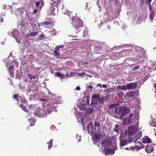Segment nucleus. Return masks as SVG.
<instances>
[{
  "label": "nucleus",
  "mask_w": 156,
  "mask_h": 156,
  "mask_svg": "<svg viewBox=\"0 0 156 156\" xmlns=\"http://www.w3.org/2000/svg\"><path fill=\"white\" fill-rule=\"evenodd\" d=\"M129 49L123 51L122 52L126 54V56L131 54L132 53L133 54L136 55H139L141 53L140 52L143 50L142 48L136 46H129Z\"/></svg>",
  "instance_id": "1"
},
{
  "label": "nucleus",
  "mask_w": 156,
  "mask_h": 156,
  "mask_svg": "<svg viewBox=\"0 0 156 156\" xmlns=\"http://www.w3.org/2000/svg\"><path fill=\"white\" fill-rule=\"evenodd\" d=\"M130 112V109L125 107H120L119 108H116L115 109L114 114L115 115H118L119 116V119H122L124 115Z\"/></svg>",
  "instance_id": "2"
},
{
  "label": "nucleus",
  "mask_w": 156,
  "mask_h": 156,
  "mask_svg": "<svg viewBox=\"0 0 156 156\" xmlns=\"http://www.w3.org/2000/svg\"><path fill=\"white\" fill-rule=\"evenodd\" d=\"M60 98L59 97H57L55 98L54 100V101L53 102V105H48L47 109L46 112V114H48L50 113L52 111H54L55 108L56 107V106H55V104H60L62 103V101L60 100Z\"/></svg>",
  "instance_id": "3"
},
{
  "label": "nucleus",
  "mask_w": 156,
  "mask_h": 156,
  "mask_svg": "<svg viewBox=\"0 0 156 156\" xmlns=\"http://www.w3.org/2000/svg\"><path fill=\"white\" fill-rule=\"evenodd\" d=\"M72 20H73V24L76 30L83 26L82 21L80 19L74 16Z\"/></svg>",
  "instance_id": "4"
},
{
  "label": "nucleus",
  "mask_w": 156,
  "mask_h": 156,
  "mask_svg": "<svg viewBox=\"0 0 156 156\" xmlns=\"http://www.w3.org/2000/svg\"><path fill=\"white\" fill-rule=\"evenodd\" d=\"M8 34L14 37L19 43L21 42L19 33L16 29H14L11 32H8Z\"/></svg>",
  "instance_id": "5"
},
{
  "label": "nucleus",
  "mask_w": 156,
  "mask_h": 156,
  "mask_svg": "<svg viewBox=\"0 0 156 156\" xmlns=\"http://www.w3.org/2000/svg\"><path fill=\"white\" fill-rule=\"evenodd\" d=\"M6 64H5L6 66L8 67L10 65H12L11 66H12L14 65V63H15V64L17 65H18V63L16 61H15L12 56H9L8 57V59L7 61H6Z\"/></svg>",
  "instance_id": "6"
},
{
  "label": "nucleus",
  "mask_w": 156,
  "mask_h": 156,
  "mask_svg": "<svg viewBox=\"0 0 156 156\" xmlns=\"http://www.w3.org/2000/svg\"><path fill=\"white\" fill-rule=\"evenodd\" d=\"M136 141L135 140H134L133 139V138L130 137L128 138V140L127 142L125 140H120V145L121 148H122V147L127 145L128 143H130L133 142H136Z\"/></svg>",
  "instance_id": "7"
},
{
  "label": "nucleus",
  "mask_w": 156,
  "mask_h": 156,
  "mask_svg": "<svg viewBox=\"0 0 156 156\" xmlns=\"http://www.w3.org/2000/svg\"><path fill=\"white\" fill-rule=\"evenodd\" d=\"M34 5V6H35V8L38 9H41L44 5V2L43 0H39L35 1Z\"/></svg>",
  "instance_id": "8"
},
{
  "label": "nucleus",
  "mask_w": 156,
  "mask_h": 156,
  "mask_svg": "<svg viewBox=\"0 0 156 156\" xmlns=\"http://www.w3.org/2000/svg\"><path fill=\"white\" fill-rule=\"evenodd\" d=\"M137 130L136 127L134 126H131L128 128V133L129 136H131L135 133Z\"/></svg>",
  "instance_id": "9"
},
{
  "label": "nucleus",
  "mask_w": 156,
  "mask_h": 156,
  "mask_svg": "<svg viewBox=\"0 0 156 156\" xmlns=\"http://www.w3.org/2000/svg\"><path fill=\"white\" fill-rule=\"evenodd\" d=\"M99 98V96L98 94H94L93 95L92 97V100L93 101L90 104L91 106H92L93 105H95L96 102L95 101H98V99Z\"/></svg>",
  "instance_id": "10"
},
{
  "label": "nucleus",
  "mask_w": 156,
  "mask_h": 156,
  "mask_svg": "<svg viewBox=\"0 0 156 156\" xmlns=\"http://www.w3.org/2000/svg\"><path fill=\"white\" fill-rule=\"evenodd\" d=\"M155 144H151L150 145L149 144L145 146V151L148 152L149 151L152 152L154 151V146Z\"/></svg>",
  "instance_id": "11"
},
{
  "label": "nucleus",
  "mask_w": 156,
  "mask_h": 156,
  "mask_svg": "<svg viewBox=\"0 0 156 156\" xmlns=\"http://www.w3.org/2000/svg\"><path fill=\"white\" fill-rule=\"evenodd\" d=\"M144 147V146H135L134 147H126L125 148L126 150H140L142 148Z\"/></svg>",
  "instance_id": "12"
},
{
  "label": "nucleus",
  "mask_w": 156,
  "mask_h": 156,
  "mask_svg": "<svg viewBox=\"0 0 156 156\" xmlns=\"http://www.w3.org/2000/svg\"><path fill=\"white\" fill-rule=\"evenodd\" d=\"M127 90H129L131 89H133L135 88L137 86L136 83H130L126 84Z\"/></svg>",
  "instance_id": "13"
},
{
  "label": "nucleus",
  "mask_w": 156,
  "mask_h": 156,
  "mask_svg": "<svg viewBox=\"0 0 156 156\" xmlns=\"http://www.w3.org/2000/svg\"><path fill=\"white\" fill-rule=\"evenodd\" d=\"M111 144L109 141L107 139L104 140L102 141V145L105 147H108Z\"/></svg>",
  "instance_id": "14"
},
{
  "label": "nucleus",
  "mask_w": 156,
  "mask_h": 156,
  "mask_svg": "<svg viewBox=\"0 0 156 156\" xmlns=\"http://www.w3.org/2000/svg\"><path fill=\"white\" fill-rule=\"evenodd\" d=\"M103 151L105 152V153L106 155H107V154H112L115 153L114 150L111 149H104Z\"/></svg>",
  "instance_id": "15"
},
{
  "label": "nucleus",
  "mask_w": 156,
  "mask_h": 156,
  "mask_svg": "<svg viewBox=\"0 0 156 156\" xmlns=\"http://www.w3.org/2000/svg\"><path fill=\"white\" fill-rule=\"evenodd\" d=\"M142 141L144 144L149 143L151 142V139L148 136H145L142 138Z\"/></svg>",
  "instance_id": "16"
},
{
  "label": "nucleus",
  "mask_w": 156,
  "mask_h": 156,
  "mask_svg": "<svg viewBox=\"0 0 156 156\" xmlns=\"http://www.w3.org/2000/svg\"><path fill=\"white\" fill-rule=\"evenodd\" d=\"M93 125L90 124H88L87 126L88 133H91V135L92 134L93 131Z\"/></svg>",
  "instance_id": "17"
},
{
  "label": "nucleus",
  "mask_w": 156,
  "mask_h": 156,
  "mask_svg": "<svg viewBox=\"0 0 156 156\" xmlns=\"http://www.w3.org/2000/svg\"><path fill=\"white\" fill-rule=\"evenodd\" d=\"M155 14V10H151V11L150 12L149 17L151 21H152L154 20Z\"/></svg>",
  "instance_id": "18"
},
{
  "label": "nucleus",
  "mask_w": 156,
  "mask_h": 156,
  "mask_svg": "<svg viewBox=\"0 0 156 156\" xmlns=\"http://www.w3.org/2000/svg\"><path fill=\"white\" fill-rule=\"evenodd\" d=\"M94 109L93 108H87L86 110V114L87 115H89L94 112Z\"/></svg>",
  "instance_id": "19"
},
{
  "label": "nucleus",
  "mask_w": 156,
  "mask_h": 156,
  "mask_svg": "<svg viewBox=\"0 0 156 156\" xmlns=\"http://www.w3.org/2000/svg\"><path fill=\"white\" fill-rule=\"evenodd\" d=\"M134 95V93L133 92H129L125 95V97L126 98H130L133 97Z\"/></svg>",
  "instance_id": "20"
},
{
  "label": "nucleus",
  "mask_w": 156,
  "mask_h": 156,
  "mask_svg": "<svg viewBox=\"0 0 156 156\" xmlns=\"http://www.w3.org/2000/svg\"><path fill=\"white\" fill-rule=\"evenodd\" d=\"M107 99V96H105L104 97H100L99 96V98L98 99V101L99 103H102V102L106 101Z\"/></svg>",
  "instance_id": "21"
},
{
  "label": "nucleus",
  "mask_w": 156,
  "mask_h": 156,
  "mask_svg": "<svg viewBox=\"0 0 156 156\" xmlns=\"http://www.w3.org/2000/svg\"><path fill=\"white\" fill-rule=\"evenodd\" d=\"M117 88L118 89L123 90H127L126 85L122 86L118 85L117 86Z\"/></svg>",
  "instance_id": "22"
},
{
  "label": "nucleus",
  "mask_w": 156,
  "mask_h": 156,
  "mask_svg": "<svg viewBox=\"0 0 156 156\" xmlns=\"http://www.w3.org/2000/svg\"><path fill=\"white\" fill-rule=\"evenodd\" d=\"M55 75L57 77L62 79H63L64 78H65L66 76L64 74L60 73L58 72H56Z\"/></svg>",
  "instance_id": "23"
},
{
  "label": "nucleus",
  "mask_w": 156,
  "mask_h": 156,
  "mask_svg": "<svg viewBox=\"0 0 156 156\" xmlns=\"http://www.w3.org/2000/svg\"><path fill=\"white\" fill-rule=\"evenodd\" d=\"M80 109L82 110H84L86 108V105L83 103H80L79 105Z\"/></svg>",
  "instance_id": "24"
},
{
  "label": "nucleus",
  "mask_w": 156,
  "mask_h": 156,
  "mask_svg": "<svg viewBox=\"0 0 156 156\" xmlns=\"http://www.w3.org/2000/svg\"><path fill=\"white\" fill-rule=\"evenodd\" d=\"M101 135L100 134L96 133L94 134L92 137H94V138L97 139V140H99L101 137Z\"/></svg>",
  "instance_id": "25"
},
{
  "label": "nucleus",
  "mask_w": 156,
  "mask_h": 156,
  "mask_svg": "<svg viewBox=\"0 0 156 156\" xmlns=\"http://www.w3.org/2000/svg\"><path fill=\"white\" fill-rule=\"evenodd\" d=\"M13 67L12 66H10L8 68L9 69V71L10 76H12L14 75V73L13 72L11 71V70L13 69Z\"/></svg>",
  "instance_id": "26"
},
{
  "label": "nucleus",
  "mask_w": 156,
  "mask_h": 156,
  "mask_svg": "<svg viewBox=\"0 0 156 156\" xmlns=\"http://www.w3.org/2000/svg\"><path fill=\"white\" fill-rule=\"evenodd\" d=\"M52 141L53 139H51L50 141L48 142V149L49 150H50V148L52 147Z\"/></svg>",
  "instance_id": "27"
},
{
  "label": "nucleus",
  "mask_w": 156,
  "mask_h": 156,
  "mask_svg": "<svg viewBox=\"0 0 156 156\" xmlns=\"http://www.w3.org/2000/svg\"><path fill=\"white\" fill-rule=\"evenodd\" d=\"M101 49V47L100 46H96L94 48V51L96 53Z\"/></svg>",
  "instance_id": "28"
},
{
  "label": "nucleus",
  "mask_w": 156,
  "mask_h": 156,
  "mask_svg": "<svg viewBox=\"0 0 156 156\" xmlns=\"http://www.w3.org/2000/svg\"><path fill=\"white\" fill-rule=\"evenodd\" d=\"M64 46L63 45L57 46L55 48V51H59V49L61 48H63Z\"/></svg>",
  "instance_id": "29"
},
{
  "label": "nucleus",
  "mask_w": 156,
  "mask_h": 156,
  "mask_svg": "<svg viewBox=\"0 0 156 156\" xmlns=\"http://www.w3.org/2000/svg\"><path fill=\"white\" fill-rule=\"evenodd\" d=\"M20 107L25 112H27L28 110L25 106L22 104H20Z\"/></svg>",
  "instance_id": "30"
},
{
  "label": "nucleus",
  "mask_w": 156,
  "mask_h": 156,
  "mask_svg": "<svg viewBox=\"0 0 156 156\" xmlns=\"http://www.w3.org/2000/svg\"><path fill=\"white\" fill-rule=\"evenodd\" d=\"M141 133L142 132L140 131L139 133H136V138L138 139L140 138L141 137Z\"/></svg>",
  "instance_id": "31"
},
{
  "label": "nucleus",
  "mask_w": 156,
  "mask_h": 156,
  "mask_svg": "<svg viewBox=\"0 0 156 156\" xmlns=\"http://www.w3.org/2000/svg\"><path fill=\"white\" fill-rule=\"evenodd\" d=\"M114 131H115L116 133H118L119 131V126L117 124L115 125V127L114 129Z\"/></svg>",
  "instance_id": "32"
},
{
  "label": "nucleus",
  "mask_w": 156,
  "mask_h": 156,
  "mask_svg": "<svg viewBox=\"0 0 156 156\" xmlns=\"http://www.w3.org/2000/svg\"><path fill=\"white\" fill-rule=\"evenodd\" d=\"M92 139L93 141V143L95 144H96L97 142H98L99 141V140L97 139H96L95 138H94L93 137H92Z\"/></svg>",
  "instance_id": "33"
},
{
  "label": "nucleus",
  "mask_w": 156,
  "mask_h": 156,
  "mask_svg": "<svg viewBox=\"0 0 156 156\" xmlns=\"http://www.w3.org/2000/svg\"><path fill=\"white\" fill-rule=\"evenodd\" d=\"M28 76L30 78V80L32 79H35V76H33L31 74H28Z\"/></svg>",
  "instance_id": "34"
},
{
  "label": "nucleus",
  "mask_w": 156,
  "mask_h": 156,
  "mask_svg": "<svg viewBox=\"0 0 156 156\" xmlns=\"http://www.w3.org/2000/svg\"><path fill=\"white\" fill-rule=\"evenodd\" d=\"M118 95L119 98H122L124 96V94L123 92H121L118 93Z\"/></svg>",
  "instance_id": "35"
},
{
  "label": "nucleus",
  "mask_w": 156,
  "mask_h": 156,
  "mask_svg": "<svg viewBox=\"0 0 156 156\" xmlns=\"http://www.w3.org/2000/svg\"><path fill=\"white\" fill-rule=\"evenodd\" d=\"M35 9H34L32 12V13L33 14H36L38 11H39L41 9H38L37 8H35Z\"/></svg>",
  "instance_id": "36"
},
{
  "label": "nucleus",
  "mask_w": 156,
  "mask_h": 156,
  "mask_svg": "<svg viewBox=\"0 0 156 156\" xmlns=\"http://www.w3.org/2000/svg\"><path fill=\"white\" fill-rule=\"evenodd\" d=\"M55 9L54 8V6L53 7L52 6L50 8L49 10L50 11H51V14L52 13H54V12L55 11Z\"/></svg>",
  "instance_id": "37"
},
{
  "label": "nucleus",
  "mask_w": 156,
  "mask_h": 156,
  "mask_svg": "<svg viewBox=\"0 0 156 156\" xmlns=\"http://www.w3.org/2000/svg\"><path fill=\"white\" fill-rule=\"evenodd\" d=\"M38 34V32H31L30 33V36H33L35 35H37Z\"/></svg>",
  "instance_id": "38"
},
{
  "label": "nucleus",
  "mask_w": 156,
  "mask_h": 156,
  "mask_svg": "<svg viewBox=\"0 0 156 156\" xmlns=\"http://www.w3.org/2000/svg\"><path fill=\"white\" fill-rule=\"evenodd\" d=\"M151 126H152L154 127H156V122H152L150 123Z\"/></svg>",
  "instance_id": "39"
},
{
  "label": "nucleus",
  "mask_w": 156,
  "mask_h": 156,
  "mask_svg": "<svg viewBox=\"0 0 156 156\" xmlns=\"http://www.w3.org/2000/svg\"><path fill=\"white\" fill-rule=\"evenodd\" d=\"M81 136H79V135H78L77 134H76V139H77V138H78V141L79 142H80L81 141Z\"/></svg>",
  "instance_id": "40"
},
{
  "label": "nucleus",
  "mask_w": 156,
  "mask_h": 156,
  "mask_svg": "<svg viewBox=\"0 0 156 156\" xmlns=\"http://www.w3.org/2000/svg\"><path fill=\"white\" fill-rule=\"evenodd\" d=\"M116 106V105L115 104H112L111 105L109 106V108H112L115 107Z\"/></svg>",
  "instance_id": "41"
},
{
  "label": "nucleus",
  "mask_w": 156,
  "mask_h": 156,
  "mask_svg": "<svg viewBox=\"0 0 156 156\" xmlns=\"http://www.w3.org/2000/svg\"><path fill=\"white\" fill-rule=\"evenodd\" d=\"M87 90H88L90 89H92L93 88V87L90 85L88 86L87 87Z\"/></svg>",
  "instance_id": "42"
},
{
  "label": "nucleus",
  "mask_w": 156,
  "mask_h": 156,
  "mask_svg": "<svg viewBox=\"0 0 156 156\" xmlns=\"http://www.w3.org/2000/svg\"><path fill=\"white\" fill-rule=\"evenodd\" d=\"M77 74L80 76H83L85 74V73H77Z\"/></svg>",
  "instance_id": "43"
},
{
  "label": "nucleus",
  "mask_w": 156,
  "mask_h": 156,
  "mask_svg": "<svg viewBox=\"0 0 156 156\" xmlns=\"http://www.w3.org/2000/svg\"><path fill=\"white\" fill-rule=\"evenodd\" d=\"M155 66L154 65L153 66V65H152V67L150 66V67H149V69H152V70H155Z\"/></svg>",
  "instance_id": "44"
},
{
  "label": "nucleus",
  "mask_w": 156,
  "mask_h": 156,
  "mask_svg": "<svg viewBox=\"0 0 156 156\" xmlns=\"http://www.w3.org/2000/svg\"><path fill=\"white\" fill-rule=\"evenodd\" d=\"M83 36H87L88 34V31L86 30H85L84 31H83Z\"/></svg>",
  "instance_id": "45"
},
{
  "label": "nucleus",
  "mask_w": 156,
  "mask_h": 156,
  "mask_svg": "<svg viewBox=\"0 0 156 156\" xmlns=\"http://www.w3.org/2000/svg\"><path fill=\"white\" fill-rule=\"evenodd\" d=\"M134 143H136L138 144L139 145H141L140 146H144V147L143 148H144V145L142 144V143L141 142H140V141L137 142V141H136V142H134Z\"/></svg>",
  "instance_id": "46"
},
{
  "label": "nucleus",
  "mask_w": 156,
  "mask_h": 156,
  "mask_svg": "<svg viewBox=\"0 0 156 156\" xmlns=\"http://www.w3.org/2000/svg\"><path fill=\"white\" fill-rule=\"evenodd\" d=\"M94 125L95 126H100V124L98 122H94Z\"/></svg>",
  "instance_id": "47"
},
{
  "label": "nucleus",
  "mask_w": 156,
  "mask_h": 156,
  "mask_svg": "<svg viewBox=\"0 0 156 156\" xmlns=\"http://www.w3.org/2000/svg\"><path fill=\"white\" fill-rule=\"evenodd\" d=\"M149 5V10L150 11H150H151V10L152 11H154V10H155L154 9H152V7L151 5V4Z\"/></svg>",
  "instance_id": "48"
},
{
  "label": "nucleus",
  "mask_w": 156,
  "mask_h": 156,
  "mask_svg": "<svg viewBox=\"0 0 156 156\" xmlns=\"http://www.w3.org/2000/svg\"><path fill=\"white\" fill-rule=\"evenodd\" d=\"M54 53L55 55H58L60 54L59 51H55Z\"/></svg>",
  "instance_id": "49"
},
{
  "label": "nucleus",
  "mask_w": 156,
  "mask_h": 156,
  "mask_svg": "<svg viewBox=\"0 0 156 156\" xmlns=\"http://www.w3.org/2000/svg\"><path fill=\"white\" fill-rule=\"evenodd\" d=\"M140 68V66H137L134 67V68L133 69V71H135L136 70H137L139 69Z\"/></svg>",
  "instance_id": "50"
},
{
  "label": "nucleus",
  "mask_w": 156,
  "mask_h": 156,
  "mask_svg": "<svg viewBox=\"0 0 156 156\" xmlns=\"http://www.w3.org/2000/svg\"><path fill=\"white\" fill-rule=\"evenodd\" d=\"M40 101H43L44 103H46L47 102V100L44 99H41Z\"/></svg>",
  "instance_id": "51"
},
{
  "label": "nucleus",
  "mask_w": 156,
  "mask_h": 156,
  "mask_svg": "<svg viewBox=\"0 0 156 156\" xmlns=\"http://www.w3.org/2000/svg\"><path fill=\"white\" fill-rule=\"evenodd\" d=\"M86 103L87 105H89V100L88 98V96L87 97V99L86 101Z\"/></svg>",
  "instance_id": "52"
},
{
  "label": "nucleus",
  "mask_w": 156,
  "mask_h": 156,
  "mask_svg": "<svg viewBox=\"0 0 156 156\" xmlns=\"http://www.w3.org/2000/svg\"><path fill=\"white\" fill-rule=\"evenodd\" d=\"M152 0H147L146 1V2L149 5H151V1Z\"/></svg>",
  "instance_id": "53"
},
{
  "label": "nucleus",
  "mask_w": 156,
  "mask_h": 156,
  "mask_svg": "<svg viewBox=\"0 0 156 156\" xmlns=\"http://www.w3.org/2000/svg\"><path fill=\"white\" fill-rule=\"evenodd\" d=\"M23 10V9L22 8H19L18 9V11L21 13L22 12Z\"/></svg>",
  "instance_id": "54"
},
{
  "label": "nucleus",
  "mask_w": 156,
  "mask_h": 156,
  "mask_svg": "<svg viewBox=\"0 0 156 156\" xmlns=\"http://www.w3.org/2000/svg\"><path fill=\"white\" fill-rule=\"evenodd\" d=\"M17 97L18 96L17 95L15 94V95L14 96V98L16 100L18 101L19 100H18V98H17Z\"/></svg>",
  "instance_id": "55"
},
{
  "label": "nucleus",
  "mask_w": 156,
  "mask_h": 156,
  "mask_svg": "<svg viewBox=\"0 0 156 156\" xmlns=\"http://www.w3.org/2000/svg\"><path fill=\"white\" fill-rule=\"evenodd\" d=\"M153 83L154 84V87H155V90H156V82L154 81H152Z\"/></svg>",
  "instance_id": "56"
},
{
  "label": "nucleus",
  "mask_w": 156,
  "mask_h": 156,
  "mask_svg": "<svg viewBox=\"0 0 156 156\" xmlns=\"http://www.w3.org/2000/svg\"><path fill=\"white\" fill-rule=\"evenodd\" d=\"M97 87H99L100 88H101L102 85L101 84L99 83L97 84Z\"/></svg>",
  "instance_id": "57"
},
{
  "label": "nucleus",
  "mask_w": 156,
  "mask_h": 156,
  "mask_svg": "<svg viewBox=\"0 0 156 156\" xmlns=\"http://www.w3.org/2000/svg\"><path fill=\"white\" fill-rule=\"evenodd\" d=\"M31 92H33V90L32 89L29 88L28 90V93H30Z\"/></svg>",
  "instance_id": "58"
},
{
  "label": "nucleus",
  "mask_w": 156,
  "mask_h": 156,
  "mask_svg": "<svg viewBox=\"0 0 156 156\" xmlns=\"http://www.w3.org/2000/svg\"><path fill=\"white\" fill-rule=\"evenodd\" d=\"M102 87L104 88H106L107 87V85L106 84H104L102 85Z\"/></svg>",
  "instance_id": "59"
},
{
  "label": "nucleus",
  "mask_w": 156,
  "mask_h": 156,
  "mask_svg": "<svg viewBox=\"0 0 156 156\" xmlns=\"http://www.w3.org/2000/svg\"><path fill=\"white\" fill-rule=\"evenodd\" d=\"M30 23L31 25V26L33 27H34V26H36L35 25V24H34V23L32 22H30Z\"/></svg>",
  "instance_id": "60"
},
{
  "label": "nucleus",
  "mask_w": 156,
  "mask_h": 156,
  "mask_svg": "<svg viewBox=\"0 0 156 156\" xmlns=\"http://www.w3.org/2000/svg\"><path fill=\"white\" fill-rule=\"evenodd\" d=\"M104 46L105 47H106V48H105V51H107L108 50V49H107V48L108 47L106 45L103 44V47Z\"/></svg>",
  "instance_id": "61"
},
{
  "label": "nucleus",
  "mask_w": 156,
  "mask_h": 156,
  "mask_svg": "<svg viewBox=\"0 0 156 156\" xmlns=\"http://www.w3.org/2000/svg\"><path fill=\"white\" fill-rule=\"evenodd\" d=\"M76 90H80V88L79 87H77L76 88Z\"/></svg>",
  "instance_id": "62"
},
{
  "label": "nucleus",
  "mask_w": 156,
  "mask_h": 156,
  "mask_svg": "<svg viewBox=\"0 0 156 156\" xmlns=\"http://www.w3.org/2000/svg\"><path fill=\"white\" fill-rule=\"evenodd\" d=\"M44 37V35L42 34H41L39 35V37L41 38H43Z\"/></svg>",
  "instance_id": "63"
},
{
  "label": "nucleus",
  "mask_w": 156,
  "mask_h": 156,
  "mask_svg": "<svg viewBox=\"0 0 156 156\" xmlns=\"http://www.w3.org/2000/svg\"><path fill=\"white\" fill-rule=\"evenodd\" d=\"M133 116V114L132 113H130L129 115V118H131Z\"/></svg>",
  "instance_id": "64"
}]
</instances>
